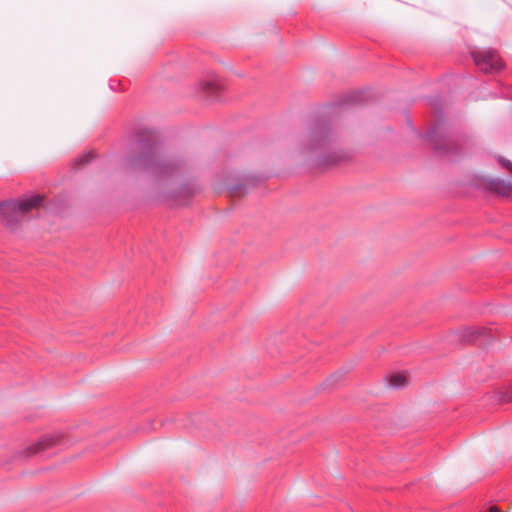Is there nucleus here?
Returning <instances> with one entry per match:
<instances>
[{
    "mask_svg": "<svg viewBox=\"0 0 512 512\" xmlns=\"http://www.w3.org/2000/svg\"><path fill=\"white\" fill-rule=\"evenodd\" d=\"M93 158H94L93 152H87V153H84V154L80 155L79 157H77L75 159V164L78 165L79 167H81V166H84V165L88 164L89 162H91V160Z\"/></svg>",
    "mask_w": 512,
    "mask_h": 512,
    "instance_id": "12",
    "label": "nucleus"
},
{
    "mask_svg": "<svg viewBox=\"0 0 512 512\" xmlns=\"http://www.w3.org/2000/svg\"><path fill=\"white\" fill-rule=\"evenodd\" d=\"M498 162L504 167L505 169L512 171V162L502 156L497 157Z\"/></svg>",
    "mask_w": 512,
    "mask_h": 512,
    "instance_id": "14",
    "label": "nucleus"
},
{
    "mask_svg": "<svg viewBox=\"0 0 512 512\" xmlns=\"http://www.w3.org/2000/svg\"><path fill=\"white\" fill-rule=\"evenodd\" d=\"M360 112L354 107L352 98L345 96L339 102L322 106L318 111V117L330 124H361L356 121Z\"/></svg>",
    "mask_w": 512,
    "mask_h": 512,
    "instance_id": "3",
    "label": "nucleus"
},
{
    "mask_svg": "<svg viewBox=\"0 0 512 512\" xmlns=\"http://www.w3.org/2000/svg\"><path fill=\"white\" fill-rule=\"evenodd\" d=\"M487 512H500L497 507H490Z\"/></svg>",
    "mask_w": 512,
    "mask_h": 512,
    "instance_id": "16",
    "label": "nucleus"
},
{
    "mask_svg": "<svg viewBox=\"0 0 512 512\" xmlns=\"http://www.w3.org/2000/svg\"><path fill=\"white\" fill-rule=\"evenodd\" d=\"M336 130H310L309 151L317 155V166L323 167L340 162L343 151L338 149Z\"/></svg>",
    "mask_w": 512,
    "mask_h": 512,
    "instance_id": "1",
    "label": "nucleus"
},
{
    "mask_svg": "<svg viewBox=\"0 0 512 512\" xmlns=\"http://www.w3.org/2000/svg\"><path fill=\"white\" fill-rule=\"evenodd\" d=\"M61 440L60 434H46L43 435L36 443L32 444L31 446L27 447L25 451L22 452V456L27 458L32 455L38 454L45 449L56 445Z\"/></svg>",
    "mask_w": 512,
    "mask_h": 512,
    "instance_id": "6",
    "label": "nucleus"
},
{
    "mask_svg": "<svg viewBox=\"0 0 512 512\" xmlns=\"http://www.w3.org/2000/svg\"><path fill=\"white\" fill-rule=\"evenodd\" d=\"M349 369H344V368H341L339 369L338 371H336L335 373H333L327 380L326 382L328 384L332 383V382H336L338 379L342 378L347 372H348Z\"/></svg>",
    "mask_w": 512,
    "mask_h": 512,
    "instance_id": "13",
    "label": "nucleus"
},
{
    "mask_svg": "<svg viewBox=\"0 0 512 512\" xmlns=\"http://www.w3.org/2000/svg\"><path fill=\"white\" fill-rule=\"evenodd\" d=\"M509 400L512 401V395L509 397Z\"/></svg>",
    "mask_w": 512,
    "mask_h": 512,
    "instance_id": "17",
    "label": "nucleus"
},
{
    "mask_svg": "<svg viewBox=\"0 0 512 512\" xmlns=\"http://www.w3.org/2000/svg\"><path fill=\"white\" fill-rule=\"evenodd\" d=\"M490 189L498 195L507 197L512 191V182L501 179L490 180Z\"/></svg>",
    "mask_w": 512,
    "mask_h": 512,
    "instance_id": "9",
    "label": "nucleus"
},
{
    "mask_svg": "<svg viewBox=\"0 0 512 512\" xmlns=\"http://www.w3.org/2000/svg\"><path fill=\"white\" fill-rule=\"evenodd\" d=\"M388 387L393 389H402L408 384L407 376L404 373H397L388 376Z\"/></svg>",
    "mask_w": 512,
    "mask_h": 512,
    "instance_id": "10",
    "label": "nucleus"
},
{
    "mask_svg": "<svg viewBox=\"0 0 512 512\" xmlns=\"http://www.w3.org/2000/svg\"><path fill=\"white\" fill-rule=\"evenodd\" d=\"M482 334V331L477 329V328H473V327H467L465 329H463L460 333H459V339L461 341H468V342H472L474 340L477 339V337L479 335Z\"/></svg>",
    "mask_w": 512,
    "mask_h": 512,
    "instance_id": "11",
    "label": "nucleus"
},
{
    "mask_svg": "<svg viewBox=\"0 0 512 512\" xmlns=\"http://www.w3.org/2000/svg\"><path fill=\"white\" fill-rule=\"evenodd\" d=\"M153 130H138L133 150L138 154L132 158L131 164L136 169H153L162 171L165 166L159 159V145L154 141Z\"/></svg>",
    "mask_w": 512,
    "mask_h": 512,
    "instance_id": "2",
    "label": "nucleus"
},
{
    "mask_svg": "<svg viewBox=\"0 0 512 512\" xmlns=\"http://www.w3.org/2000/svg\"><path fill=\"white\" fill-rule=\"evenodd\" d=\"M475 64L484 72L498 71L503 63L494 50H484L473 54Z\"/></svg>",
    "mask_w": 512,
    "mask_h": 512,
    "instance_id": "5",
    "label": "nucleus"
},
{
    "mask_svg": "<svg viewBox=\"0 0 512 512\" xmlns=\"http://www.w3.org/2000/svg\"><path fill=\"white\" fill-rule=\"evenodd\" d=\"M198 95L200 98L206 101H213L217 98L221 86L219 82L214 78L201 80L197 86Z\"/></svg>",
    "mask_w": 512,
    "mask_h": 512,
    "instance_id": "7",
    "label": "nucleus"
},
{
    "mask_svg": "<svg viewBox=\"0 0 512 512\" xmlns=\"http://www.w3.org/2000/svg\"><path fill=\"white\" fill-rule=\"evenodd\" d=\"M42 201L40 195H32L23 199L0 202V218L5 226L14 231L18 227L19 213H25Z\"/></svg>",
    "mask_w": 512,
    "mask_h": 512,
    "instance_id": "4",
    "label": "nucleus"
},
{
    "mask_svg": "<svg viewBox=\"0 0 512 512\" xmlns=\"http://www.w3.org/2000/svg\"><path fill=\"white\" fill-rule=\"evenodd\" d=\"M446 130H428L427 133L421 134L420 137L429 140L433 143L435 150L437 151H446L448 146L446 143Z\"/></svg>",
    "mask_w": 512,
    "mask_h": 512,
    "instance_id": "8",
    "label": "nucleus"
},
{
    "mask_svg": "<svg viewBox=\"0 0 512 512\" xmlns=\"http://www.w3.org/2000/svg\"><path fill=\"white\" fill-rule=\"evenodd\" d=\"M228 188H229L230 191H237V190L243 188V185L238 183L236 185L229 186Z\"/></svg>",
    "mask_w": 512,
    "mask_h": 512,
    "instance_id": "15",
    "label": "nucleus"
}]
</instances>
